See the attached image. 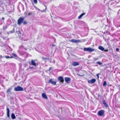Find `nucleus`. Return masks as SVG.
<instances>
[{
	"label": "nucleus",
	"mask_w": 120,
	"mask_h": 120,
	"mask_svg": "<svg viewBox=\"0 0 120 120\" xmlns=\"http://www.w3.org/2000/svg\"><path fill=\"white\" fill-rule=\"evenodd\" d=\"M85 13H83L81 14V15H80L78 17V19H80L82 17V16L85 15Z\"/></svg>",
	"instance_id": "nucleus-15"
},
{
	"label": "nucleus",
	"mask_w": 120,
	"mask_h": 120,
	"mask_svg": "<svg viewBox=\"0 0 120 120\" xmlns=\"http://www.w3.org/2000/svg\"><path fill=\"white\" fill-rule=\"evenodd\" d=\"M42 98H44L47 99L48 98L45 93H43L42 94Z\"/></svg>",
	"instance_id": "nucleus-10"
},
{
	"label": "nucleus",
	"mask_w": 120,
	"mask_h": 120,
	"mask_svg": "<svg viewBox=\"0 0 120 120\" xmlns=\"http://www.w3.org/2000/svg\"><path fill=\"white\" fill-rule=\"evenodd\" d=\"M12 55H13V56H14V57H15L16 58H17L18 57L17 55H16L14 53H12ZM16 59H17V58H16Z\"/></svg>",
	"instance_id": "nucleus-22"
},
{
	"label": "nucleus",
	"mask_w": 120,
	"mask_h": 120,
	"mask_svg": "<svg viewBox=\"0 0 120 120\" xmlns=\"http://www.w3.org/2000/svg\"><path fill=\"white\" fill-rule=\"evenodd\" d=\"M2 58H3V57H2V56L1 55H0V59Z\"/></svg>",
	"instance_id": "nucleus-31"
},
{
	"label": "nucleus",
	"mask_w": 120,
	"mask_h": 120,
	"mask_svg": "<svg viewBox=\"0 0 120 120\" xmlns=\"http://www.w3.org/2000/svg\"><path fill=\"white\" fill-rule=\"evenodd\" d=\"M96 81V80L94 79H93L90 80H89L88 81V83L89 84L94 83Z\"/></svg>",
	"instance_id": "nucleus-9"
},
{
	"label": "nucleus",
	"mask_w": 120,
	"mask_h": 120,
	"mask_svg": "<svg viewBox=\"0 0 120 120\" xmlns=\"http://www.w3.org/2000/svg\"><path fill=\"white\" fill-rule=\"evenodd\" d=\"M100 75V74H97L96 75L97 77V78L98 79L99 78V75Z\"/></svg>",
	"instance_id": "nucleus-27"
},
{
	"label": "nucleus",
	"mask_w": 120,
	"mask_h": 120,
	"mask_svg": "<svg viewBox=\"0 0 120 120\" xmlns=\"http://www.w3.org/2000/svg\"><path fill=\"white\" fill-rule=\"evenodd\" d=\"M7 115L8 117V118H9L10 116V115H9V112H10V110L8 108H7Z\"/></svg>",
	"instance_id": "nucleus-14"
},
{
	"label": "nucleus",
	"mask_w": 120,
	"mask_h": 120,
	"mask_svg": "<svg viewBox=\"0 0 120 120\" xmlns=\"http://www.w3.org/2000/svg\"><path fill=\"white\" fill-rule=\"evenodd\" d=\"M97 63L99 65H101L102 64L99 61L97 62Z\"/></svg>",
	"instance_id": "nucleus-25"
},
{
	"label": "nucleus",
	"mask_w": 120,
	"mask_h": 120,
	"mask_svg": "<svg viewBox=\"0 0 120 120\" xmlns=\"http://www.w3.org/2000/svg\"><path fill=\"white\" fill-rule=\"evenodd\" d=\"M115 50L117 52H118L119 51V48H117Z\"/></svg>",
	"instance_id": "nucleus-24"
},
{
	"label": "nucleus",
	"mask_w": 120,
	"mask_h": 120,
	"mask_svg": "<svg viewBox=\"0 0 120 120\" xmlns=\"http://www.w3.org/2000/svg\"><path fill=\"white\" fill-rule=\"evenodd\" d=\"M11 118L12 119H15L16 118V117L14 114L12 113L11 114Z\"/></svg>",
	"instance_id": "nucleus-16"
},
{
	"label": "nucleus",
	"mask_w": 120,
	"mask_h": 120,
	"mask_svg": "<svg viewBox=\"0 0 120 120\" xmlns=\"http://www.w3.org/2000/svg\"><path fill=\"white\" fill-rule=\"evenodd\" d=\"M4 57L7 59H8V58H13V57L12 56H11L10 57L9 56H4Z\"/></svg>",
	"instance_id": "nucleus-20"
},
{
	"label": "nucleus",
	"mask_w": 120,
	"mask_h": 120,
	"mask_svg": "<svg viewBox=\"0 0 120 120\" xmlns=\"http://www.w3.org/2000/svg\"><path fill=\"white\" fill-rule=\"evenodd\" d=\"M83 50L85 52L88 51L90 52H92L94 51V49L91 48H84Z\"/></svg>",
	"instance_id": "nucleus-1"
},
{
	"label": "nucleus",
	"mask_w": 120,
	"mask_h": 120,
	"mask_svg": "<svg viewBox=\"0 0 120 120\" xmlns=\"http://www.w3.org/2000/svg\"><path fill=\"white\" fill-rule=\"evenodd\" d=\"M35 60H32L29 63L30 65H31L34 66H36L37 65L36 63L35 62Z\"/></svg>",
	"instance_id": "nucleus-7"
},
{
	"label": "nucleus",
	"mask_w": 120,
	"mask_h": 120,
	"mask_svg": "<svg viewBox=\"0 0 120 120\" xmlns=\"http://www.w3.org/2000/svg\"><path fill=\"white\" fill-rule=\"evenodd\" d=\"M102 103L104 105V106L106 107H108V104H107L105 100H104L102 101Z\"/></svg>",
	"instance_id": "nucleus-12"
},
{
	"label": "nucleus",
	"mask_w": 120,
	"mask_h": 120,
	"mask_svg": "<svg viewBox=\"0 0 120 120\" xmlns=\"http://www.w3.org/2000/svg\"><path fill=\"white\" fill-rule=\"evenodd\" d=\"M98 48L99 49L102 51H103L104 50V48L103 47L101 46H99L98 47Z\"/></svg>",
	"instance_id": "nucleus-17"
},
{
	"label": "nucleus",
	"mask_w": 120,
	"mask_h": 120,
	"mask_svg": "<svg viewBox=\"0 0 120 120\" xmlns=\"http://www.w3.org/2000/svg\"><path fill=\"white\" fill-rule=\"evenodd\" d=\"M2 19L3 20H4V17H2Z\"/></svg>",
	"instance_id": "nucleus-33"
},
{
	"label": "nucleus",
	"mask_w": 120,
	"mask_h": 120,
	"mask_svg": "<svg viewBox=\"0 0 120 120\" xmlns=\"http://www.w3.org/2000/svg\"><path fill=\"white\" fill-rule=\"evenodd\" d=\"M104 113V111L103 110H101L99 111L98 112V115L100 116H102Z\"/></svg>",
	"instance_id": "nucleus-5"
},
{
	"label": "nucleus",
	"mask_w": 120,
	"mask_h": 120,
	"mask_svg": "<svg viewBox=\"0 0 120 120\" xmlns=\"http://www.w3.org/2000/svg\"><path fill=\"white\" fill-rule=\"evenodd\" d=\"M14 90L16 91H22L23 90V89L21 86H18L15 88Z\"/></svg>",
	"instance_id": "nucleus-3"
},
{
	"label": "nucleus",
	"mask_w": 120,
	"mask_h": 120,
	"mask_svg": "<svg viewBox=\"0 0 120 120\" xmlns=\"http://www.w3.org/2000/svg\"><path fill=\"white\" fill-rule=\"evenodd\" d=\"M42 59L44 60H46L47 59V58L46 57H43Z\"/></svg>",
	"instance_id": "nucleus-29"
},
{
	"label": "nucleus",
	"mask_w": 120,
	"mask_h": 120,
	"mask_svg": "<svg viewBox=\"0 0 120 120\" xmlns=\"http://www.w3.org/2000/svg\"><path fill=\"white\" fill-rule=\"evenodd\" d=\"M15 31V29L13 28L11 31H10L8 33V34H12Z\"/></svg>",
	"instance_id": "nucleus-18"
},
{
	"label": "nucleus",
	"mask_w": 120,
	"mask_h": 120,
	"mask_svg": "<svg viewBox=\"0 0 120 120\" xmlns=\"http://www.w3.org/2000/svg\"><path fill=\"white\" fill-rule=\"evenodd\" d=\"M72 65L73 66H75L79 65V64L77 62H74L72 63Z\"/></svg>",
	"instance_id": "nucleus-13"
},
{
	"label": "nucleus",
	"mask_w": 120,
	"mask_h": 120,
	"mask_svg": "<svg viewBox=\"0 0 120 120\" xmlns=\"http://www.w3.org/2000/svg\"><path fill=\"white\" fill-rule=\"evenodd\" d=\"M52 46L53 47H54V46H55V45H54V44H52Z\"/></svg>",
	"instance_id": "nucleus-32"
},
{
	"label": "nucleus",
	"mask_w": 120,
	"mask_h": 120,
	"mask_svg": "<svg viewBox=\"0 0 120 120\" xmlns=\"http://www.w3.org/2000/svg\"><path fill=\"white\" fill-rule=\"evenodd\" d=\"M32 14V13H31L30 12L28 14V15L29 16L31 15Z\"/></svg>",
	"instance_id": "nucleus-28"
},
{
	"label": "nucleus",
	"mask_w": 120,
	"mask_h": 120,
	"mask_svg": "<svg viewBox=\"0 0 120 120\" xmlns=\"http://www.w3.org/2000/svg\"><path fill=\"white\" fill-rule=\"evenodd\" d=\"M11 88H8L7 90V93L8 94H9V93H10L11 92Z\"/></svg>",
	"instance_id": "nucleus-19"
},
{
	"label": "nucleus",
	"mask_w": 120,
	"mask_h": 120,
	"mask_svg": "<svg viewBox=\"0 0 120 120\" xmlns=\"http://www.w3.org/2000/svg\"><path fill=\"white\" fill-rule=\"evenodd\" d=\"M64 79L66 82L68 83H69L70 82L71 80L70 78L68 77H65V78Z\"/></svg>",
	"instance_id": "nucleus-6"
},
{
	"label": "nucleus",
	"mask_w": 120,
	"mask_h": 120,
	"mask_svg": "<svg viewBox=\"0 0 120 120\" xmlns=\"http://www.w3.org/2000/svg\"><path fill=\"white\" fill-rule=\"evenodd\" d=\"M58 80L60 82L63 83L64 81L63 78L62 76H59L57 78Z\"/></svg>",
	"instance_id": "nucleus-4"
},
{
	"label": "nucleus",
	"mask_w": 120,
	"mask_h": 120,
	"mask_svg": "<svg viewBox=\"0 0 120 120\" xmlns=\"http://www.w3.org/2000/svg\"><path fill=\"white\" fill-rule=\"evenodd\" d=\"M49 83L54 85H56V81H53L52 79H49Z\"/></svg>",
	"instance_id": "nucleus-8"
},
{
	"label": "nucleus",
	"mask_w": 120,
	"mask_h": 120,
	"mask_svg": "<svg viewBox=\"0 0 120 120\" xmlns=\"http://www.w3.org/2000/svg\"><path fill=\"white\" fill-rule=\"evenodd\" d=\"M22 23H23V24L24 25H26L27 24L26 22V21H23Z\"/></svg>",
	"instance_id": "nucleus-26"
},
{
	"label": "nucleus",
	"mask_w": 120,
	"mask_h": 120,
	"mask_svg": "<svg viewBox=\"0 0 120 120\" xmlns=\"http://www.w3.org/2000/svg\"><path fill=\"white\" fill-rule=\"evenodd\" d=\"M107 85L106 82V81H105L104 82L103 84V86H105Z\"/></svg>",
	"instance_id": "nucleus-21"
},
{
	"label": "nucleus",
	"mask_w": 120,
	"mask_h": 120,
	"mask_svg": "<svg viewBox=\"0 0 120 120\" xmlns=\"http://www.w3.org/2000/svg\"><path fill=\"white\" fill-rule=\"evenodd\" d=\"M24 19L23 17H20L18 20V24L19 25H20L22 23Z\"/></svg>",
	"instance_id": "nucleus-2"
},
{
	"label": "nucleus",
	"mask_w": 120,
	"mask_h": 120,
	"mask_svg": "<svg viewBox=\"0 0 120 120\" xmlns=\"http://www.w3.org/2000/svg\"><path fill=\"white\" fill-rule=\"evenodd\" d=\"M52 69V67H50L49 69V71H50Z\"/></svg>",
	"instance_id": "nucleus-30"
},
{
	"label": "nucleus",
	"mask_w": 120,
	"mask_h": 120,
	"mask_svg": "<svg viewBox=\"0 0 120 120\" xmlns=\"http://www.w3.org/2000/svg\"><path fill=\"white\" fill-rule=\"evenodd\" d=\"M34 3L35 4H37L38 1L37 0H33Z\"/></svg>",
	"instance_id": "nucleus-23"
},
{
	"label": "nucleus",
	"mask_w": 120,
	"mask_h": 120,
	"mask_svg": "<svg viewBox=\"0 0 120 120\" xmlns=\"http://www.w3.org/2000/svg\"><path fill=\"white\" fill-rule=\"evenodd\" d=\"M71 41L73 43H78L80 42V41L79 40H75L73 39L71 40Z\"/></svg>",
	"instance_id": "nucleus-11"
}]
</instances>
